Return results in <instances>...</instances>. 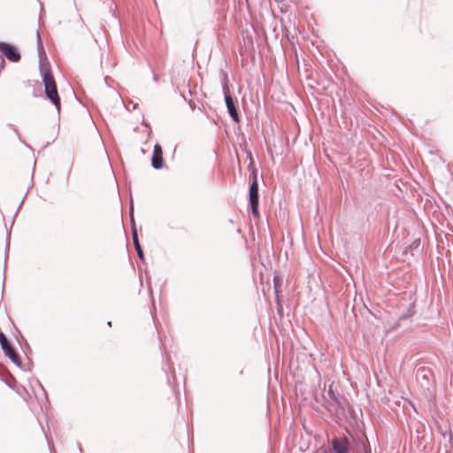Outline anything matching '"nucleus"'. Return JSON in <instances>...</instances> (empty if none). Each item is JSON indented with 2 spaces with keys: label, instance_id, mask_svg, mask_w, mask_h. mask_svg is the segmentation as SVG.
<instances>
[{
  "label": "nucleus",
  "instance_id": "f257e3e1",
  "mask_svg": "<svg viewBox=\"0 0 453 453\" xmlns=\"http://www.w3.org/2000/svg\"><path fill=\"white\" fill-rule=\"evenodd\" d=\"M365 442L361 436L348 428L328 437V444L319 453H364Z\"/></svg>",
  "mask_w": 453,
  "mask_h": 453
},
{
  "label": "nucleus",
  "instance_id": "f03ea898",
  "mask_svg": "<svg viewBox=\"0 0 453 453\" xmlns=\"http://www.w3.org/2000/svg\"><path fill=\"white\" fill-rule=\"evenodd\" d=\"M37 50L39 57V72L44 90L57 87L55 79L51 74V65L48 59L39 30H37Z\"/></svg>",
  "mask_w": 453,
  "mask_h": 453
},
{
  "label": "nucleus",
  "instance_id": "7ed1b4c3",
  "mask_svg": "<svg viewBox=\"0 0 453 453\" xmlns=\"http://www.w3.org/2000/svg\"><path fill=\"white\" fill-rule=\"evenodd\" d=\"M250 173V185L248 189V207L251 211L254 219L260 220L259 211V183L258 169L257 167L248 169Z\"/></svg>",
  "mask_w": 453,
  "mask_h": 453
},
{
  "label": "nucleus",
  "instance_id": "20e7f679",
  "mask_svg": "<svg viewBox=\"0 0 453 453\" xmlns=\"http://www.w3.org/2000/svg\"><path fill=\"white\" fill-rule=\"evenodd\" d=\"M220 82L227 113L234 122L239 123L241 121V114L237 107V100L229 92V77L227 72L224 70L220 72Z\"/></svg>",
  "mask_w": 453,
  "mask_h": 453
},
{
  "label": "nucleus",
  "instance_id": "39448f33",
  "mask_svg": "<svg viewBox=\"0 0 453 453\" xmlns=\"http://www.w3.org/2000/svg\"><path fill=\"white\" fill-rule=\"evenodd\" d=\"M327 395L332 402L325 400L324 406L330 411L335 414L345 412V399L342 398L338 393H336L332 385L329 386Z\"/></svg>",
  "mask_w": 453,
  "mask_h": 453
},
{
  "label": "nucleus",
  "instance_id": "423d86ee",
  "mask_svg": "<svg viewBox=\"0 0 453 453\" xmlns=\"http://www.w3.org/2000/svg\"><path fill=\"white\" fill-rule=\"evenodd\" d=\"M0 53L12 63H18L21 59L19 50L11 42H0Z\"/></svg>",
  "mask_w": 453,
  "mask_h": 453
},
{
  "label": "nucleus",
  "instance_id": "0eeeda50",
  "mask_svg": "<svg viewBox=\"0 0 453 453\" xmlns=\"http://www.w3.org/2000/svg\"><path fill=\"white\" fill-rule=\"evenodd\" d=\"M151 166L155 170H161L165 166V159L163 157V148L159 143H156L153 147Z\"/></svg>",
  "mask_w": 453,
  "mask_h": 453
},
{
  "label": "nucleus",
  "instance_id": "6e6552de",
  "mask_svg": "<svg viewBox=\"0 0 453 453\" xmlns=\"http://www.w3.org/2000/svg\"><path fill=\"white\" fill-rule=\"evenodd\" d=\"M3 352L4 356L8 357L17 367L23 371H27V369L23 367L20 357L13 344L10 345L9 347L6 346L5 348H4Z\"/></svg>",
  "mask_w": 453,
  "mask_h": 453
},
{
  "label": "nucleus",
  "instance_id": "1a4fd4ad",
  "mask_svg": "<svg viewBox=\"0 0 453 453\" xmlns=\"http://www.w3.org/2000/svg\"><path fill=\"white\" fill-rule=\"evenodd\" d=\"M415 304H416V301L411 302L409 304V306L406 308V310L399 315L398 319L392 326L393 329L398 328L400 326L402 321L407 320L414 316V314L416 312Z\"/></svg>",
  "mask_w": 453,
  "mask_h": 453
},
{
  "label": "nucleus",
  "instance_id": "9d476101",
  "mask_svg": "<svg viewBox=\"0 0 453 453\" xmlns=\"http://www.w3.org/2000/svg\"><path fill=\"white\" fill-rule=\"evenodd\" d=\"M45 97L56 107L58 113H60L61 101L58 92V88H50L44 90Z\"/></svg>",
  "mask_w": 453,
  "mask_h": 453
},
{
  "label": "nucleus",
  "instance_id": "9b49d317",
  "mask_svg": "<svg viewBox=\"0 0 453 453\" xmlns=\"http://www.w3.org/2000/svg\"><path fill=\"white\" fill-rule=\"evenodd\" d=\"M418 380H422L425 382H421L422 387H426L427 388L431 385V378L434 377L433 372L428 367H420L418 369L416 373Z\"/></svg>",
  "mask_w": 453,
  "mask_h": 453
},
{
  "label": "nucleus",
  "instance_id": "f8f14e48",
  "mask_svg": "<svg viewBox=\"0 0 453 453\" xmlns=\"http://www.w3.org/2000/svg\"><path fill=\"white\" fill-rule=\"evenodd\" d=\"M129 212H130V219L133 222V224H132V240H133V244H134V250L136 251V250L142 249V247L140 243L138 231H137L134 219V205H133V203H131V205H130Z\"/></svg>",
  "mask_w": 453,
  "mask_h": 453
},
{
  "label": "nucleus",
  "instance_id": "ddd939ff",
  "mask_svg": "<svg viewBox=\"0 0 453 453\" xmlns=\"http://www.w3.org/2000/svg\"><path fill=\"white\" fill-rule=\"evenodd\" d=\"M242 138H243V141L240 144V148L246 154L247 159L249 160L248 169L257 167L252 152L250 150L248 149V143L245 140V137L243 136Z\"/></svg>",
  "mask_w": 453,
  "mask_h": 453
},
{
  "label": "nucleus",
  "instance_id": "4468645a",
  "mask_svg": "<svg viewBox=\"0 0 453 453\" xmlns=\"http://www.w3.org/2000/svg\"><path fill=\"white\" fill-rule=\"evenodd\" d=\"M103 4L105 5L108 12L111 14V16L119 20V14L117 8V4L114 3L113 0H102Z\"/></svg>",
  "mask_w": 453,
  "mask_h": 453
},
{
  "label": "nucleus",
  "instance_id": "2eb2a0df",
  "mask_svg": "<svg viewBox=\"0 0 453 453\" xmlns=\"http://www.w3.org/2000/svg\"><path fill=\"white\" fill-rule=\"evenodd\" d=\"M164 358L165 359L167 369H165V366H164L163 370L165 371V372L166 374L169 372L172 374L173 379L175 380H176L175 371H174V368L173 366V363L170 361V357H169L168 354L165 353Z\"/></svg>",
  "mask_w": 453,
  "mask_h": 453
},
{
  "label": "nucleus",
  "instance_id": "dca6fc26",
  "mask_svg": "<svg viewBox=\"0 0 453 453\" xmlns=\"http://www.w3.org/2000/svg\"><path fill=\"white\" fill-rule=\"evenodd\" d=\"M9 248H10V243H9V242H7L6 246H5L4 264H6L7 252H8ZM5 270H6V265H4V278H3L2 291H1V300L4 298V286H5V279H6Z\"/></svg>",
  "mask_w": 453,
  "mask_h": 453
},
{
  "label": "nucleus",
  "instance_id": "f3484780",
  "mask_svg": "<svg viewBox=\"0 0 453 453\" xmlns=\"http://www.w3.org/2000/svg\"><path fill=\"white\" fill-rule=\"evenodd\" d=\"M274 293H275V303L277 305V311H278V313L280 315L283 312V307L281 304L280 298L279 296V290H278V288H277L275 282H274Z\"/></svg>",
  "mask_w": 453,
  "mask_h": 453
},
{
  "label": "nucleus",
  "instance_id": "a211bd4d",
  "mask_svg": "<svg viewBox=\"0 0 453 453\" xmlns=\"http://www.w3.org/2000/svg\"><path fill=\"white\" fill-rule=\"evenodd\" d=\"M12 344V341L8 339L4 333L0 330V345L2 349H4V348H5L6 346L9 347Z\"/></svg>",
  "mask_w": 453,
  "mask_h": 453
},
{
  "label": "nucleus",
  "instance_id": "6ab92c4d",
  "mask_svg": "<svg viewBox=\"0 0 453 453\" xmlns=\"http://www.w3.org/2000/svg\"><path fill=\"white\" fill-rule=\"evenodd\" d=\"M12 344V341L8 339L4 333L0 330V345L2 349H4V348H5L6 346L9 347Z\"/></svg>",
  "mask_w": 453,
  "mask_h": 453
},
{
  "label": "nucleus",
  "instance_id": "aec40b11",
  "mask_svg": "<svg viewBox=\"0 0 453 453\" xmlns=\"http://www.w3.org/2000/svg\"><path fill=\"white\" fill-rule=\"evenodd\" d=\"M125 106L127 111H131V110H134L138 106V104L130 102L127 104H125Z\"/></svg>",
  "mask_w": 453,
  "mask_h": 453
},
{
  "label": "nucleus",
  "instance_id": "412c9836",
  "mask_svg": "<svg viewBox=\"0 0 453 453\" xmlns=\"http://www.w3.org/2000/svg\"><path fill=\"white\" fill-rule=\"evenodd\" d=\"M125 106L127 111H131V110H134L138 106V104L130 102L127 104H125Z\"/></svg>",
  "mask_w": 453,
  "mask_h": 453
},
{
  "label": "nucleus",
  "instance_id": "4be33fe9",
  "mask_svg": "<svg viewBox=\"0 0 453 453\" xmlns=\"http://www.w3.org/2000/svg\"><path fill=\"white\" fill-rule=\"evenodd\" d=\"M136 253H137L139 259L142 261V263L145 264V256H144L142 249L136 250Z\"/></svg>",
  "mask_w": 453,
  "mask_h": 453
},
{
  "label": "nucleus",
  "instance_id": "5701e85b",
  "mask_svg": "<svg viewBox=\"0 0 453 453\" xmlns=\"http://www.w3.org/2000/svg\"><path fill=\"white\" fill-rule=\"evenodd\" d=\"M16 331H17V333H18V334H19V340H20L23 343H25L27 347H29V345H28V343H27V342L26 338L22 335V334L20 333V331H19V329H17V328H16Z\"/></svg>",
  "mask_w": 453,
  "mask_h": 453
},
{
  "label": "nucleus",
  "instance_id": "b1692460",
  "mask_svg": "<svg viewBox=\"0 0 453 453\" xmlns=\"http://www.w3.org/2000/svg\"><path fill=\"white\" fill-rule=\"evenodd\" d=\"M448 437H449V442L450 444V447H451V449H453V434L450 429L448 432Z\"/></svg>",
  "mask_w": 453,
  "mask_h": 453
},
{
  "label": "nucleus",
  "instance_id": "393cba45",
  "mask_svg": "<svg viewBox=\"0 0 453 453\" xmlns=\"http://www.w3.org/2000/svg\"><path fill=\"white\" fill-rule=\"evenodd\" d=\"M38 384L40 385V387L42 388V391H43V395H44V397H45V401L46 402H49V399H48V396H47V393H46V390L44 389V388L42 387V383L37 380Z\"/></svg>",
  "mask_w": 453,
  "mask_h": 453
},
{
  "label": "nucleus",
  "instance_id": "a878e982",
  "mask_svg": "<svg viewBox=\"0 0 453 453\" xmlns=\"http://www.w3.org/2000/svg\"><path fill=\"white\" fill-rule=\"evenodd\" d=\"M8 126L13 129V131L15 132V134L19 136V140H21V138H20V134H19V133L18 129H17V128H16L12 124H9Z\"/></svg>",
  "mask_w": 453,
  "mask_h": 453
},
{
  "label": "nucleus",
  "instance_id": "bb28decb",
  "mask_svg": "<svg viewBox=\"0 0 453 453\" xmlns=\"http://www.w3.org/2000/svg\"><path fill=\"white\" fill-rule=\"evenodd\" d=\"M26 196H27V195H25V196H24V197H23L22 201H21V202H20V203L19 204V206H18V208H17V210H16V211H15V213H14V217L17 215V213L19 212V209L21 208L22 203H23V201H24V199H25Z\"/></svg>",
  "mask_w": 453,
  "mask_h": 453
},
{
  "label": "nucleus",
  "instance_id": "cd10ccee",
  "mask_svg": "<svg viewBox=\"0 0 453 453\" xmlns=\"http://www.w3.org/2000/svg\"><path fill=\"white\" fill-rule=\"evenodd\" d=\"M187 104L189 105V107H190V109H191V110H194V109H195V106H196V105H195V104H194L191 100L188 101V103H187Z\"/></svg>",
  "mask_w": 453,
  "mask_h": 453
},
{
  "label": "nucleus",
  "instance_id": "c85d7f7f",
  "mask_svg": "<svg viewBox=\"0 0 453 453\" xmlns=\"http://www.w3.org/2000/svg\"><path fill=\"white\" fill-rule=\"evenodd\" d=\"M77 447H78L79 452L83 453V449H82L80 441H77Z\"/></svg>",
  "mask_w": 453,
  "mask_h": 453
},
{
  "label": "nucleus",
  "instance_id": "c756f323",
  "mask_svg": "<svg viewBox=\"0 0 453 453\" xmlns=\"http://www.w3.org/2000/svg\"><path fill=\"white\" fill-rule=\"evenodd\" d=\"M153 81H154L155 82H157V81H158V76H157L155 73H153Z\"/></svg>",
  "mask_w": 453,
  "mask_h": 453
},
{
  "label": "nucleus",
  "instance_id": "7c9ffc66",
  "mask_svg": "<svg viewBox=\"0 0 453 453\" xmlns=\"http://www.w3.org/2000/svg\"><path fill=\"white\" fill-rule=\"evenodd\" d=\"M22 142L24 143V145H25L27 148H28L29 150H33L32 147H31L28 143H27V142H23V141H22Z\"/></svg>",
  "mask_w": 453,
  "mask_h": 453
},
{
  "label": "nucleus",
  "instance_id": "2f4dec72",
  "mask_svg": "<svg viewBox=\"0 0 453 453\" xmlns=\"http://www.w3.org/2000/svg\"><path fill=\"white\" fill-rule=\"evenodd\" d=\"M180 96L183 97L185 102L188 103V101H189L188 99H187V96L184 95V93H180Z\"/></svg>",
  "mask_w": 453,
  "mask_h": 453
},
{
  "label": "nucleus",
  "instance_id": "473e14b6",
  "mask_svg": "<svg viewBox=\"0 0 453 453\" xmlns=\"http://www.w3.org/2000/svg\"><path fill=\"white\" fill-rule=\"evenodd\" d=\"M8 387L12 388V386L8 383L6 380H4L3 378H0Z\"/></svg>",
  "mask_w": 453,
  "mask_h": 453
},
{
  "label": "nucleus",
  "instance_id": "72a5a7b5",
  "mask_svg": "<svg viewBox=\"0 0 453 453\" xmlns=\"http://www.w3.org/2000/svg\"><path fill=\"white\" fill-rule=\"evenodd\" d=\"M71 170H72V167L69 169V172L67 173V177H66V180L67 181L69 180V177H70V174H71Z\"/></svg>",
  "mask_w": 453,
  "mask_h": 453
},
{
  "label": "nucleus",
  "instance_id": "f704fd0d",
  "mask_svg": "<svg viewBox=\"0 0 453 453\" xmlns=\"http://www.w3.org/2000/svg\"><path fill=\"white\" fill-rule=\"evenodd\" d=\"M107 326H110V327H111V326H112V322H111V321H108V322H107Z\"/></svg>",
  "mask_w": 453,
  "mask_h": 453
},
{
  "label": "nucleus",
  "instance_id": "c9c22d12",
  "mask_svg": "<svg viewBox=\"0 0 453 453\" xmlns=\"http://www.w3.org/2000/svg\"><path fill=\"white\" fill-rule=\"evenodd\" d=\"M45 438H46V441H47V443L48 445H50V440L48 439L47 435L45 434Z\"/></svg>",
  "mask_w": 453,
  "mask_h": 453
},
{
  "label": "nucleus",
  "instance_id": "e433bc0d",
  "mask_svg": "<svg viewBox=\"0 0 453 453\" xmlns=\"http://www.w3.org/2000/svg\"><path fill=\"white\" fill-rule=\"evenodd\" d=\"M39 3H40V6H41V11H42V3L40 1H39Z\"/></svg>",
  "mask_w": 453,
  "mask_h": 453
},
{
  "label": "nucleus",
  "instance_id": "4c0bfd02",
  "mask_svg": "<svg viewBox=\"0 0 453 453\" xmlns=\"http://www.w3.org/2000/svg\"><path fill=\"white\" fill-rule=\"evenodd\" d=\"M446 434H447V432L443 433V434H442V436H443L444 438H446Z\"/></svg>",
  "mask_w": 453,
  "mask_h": 453
}]
</instances>
